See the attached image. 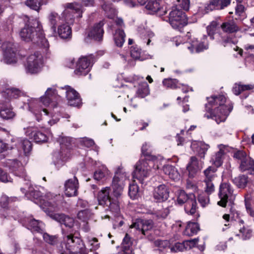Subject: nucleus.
Masks as SVG:
<instances>
[{"instance_id":"f257e3e1","label":"nucleus","mask_w":254,"mask_h":254,"mask_svg":"<svg viewBox=\"0 0 254 254\" xmlns=\"http://www.w3.org/2000/svg\"><path fill=\"white\" fill-rule=\"evenodd\" d=\"M21 190L25 193L27 198L39 204L46 213L59 211L64 207V198L60 194L54 195L48 192L42 196L39 191L34 190L31 186L28 187V190L22 188Z\"/></svg>"},{"instance_id":"f03ea898","label":"nucleus","mask_w":254,"mask_h":254,"mask_svg":"<svg viewBox=\"0 0 254 254\" xmlns=\"http://www.w3.org/2000/svg\"><path fill=\"white\" fill-rule=\"evenodd\" d=\"M208 102L205 104L206 113L204 117L212 119L219 124L224 122L233 109L230 104H226V98L223 95H213L207 98Z\"/></svg>"},{"instance_id":"7ed1b4c3","label":"nucleus","mask_w":254,"mask_h":254,"mask_svg":"<svg viewBox=\"0 0 254 254\" xmlns=\"http://www.w3.org/2000/svg\"><path fill=\"white\" fill-rule=\"evenodd\" d=\"M60 89L57 91L54 88H48L45 95L40 99L30 98L28 99L27 104L29 110L35 116L36 120L40 122L43 116H46L48 113L46 107L58 95Z\"/></svg>"},{"instance_id":"20e7f679","label":"nucleus","mask_w":254,"mask_h":254,"mask_svg":"<svg viewBox=\"0 0 254 254\" xmlns=\"http://www.w3.org/2000/svg\"><path fill=\"white\" fill-rule=\"evenodd\" d=\"M21 39L26 41H32L41 47L47 48L48 40L46 39L42 30V26L37 20H33L32 25H26L20 32Z\"/></svg>"},{"instance_id":"39448f33","label":"nucleus","mask_w":254,"mask_h":254,"mask_svg":"<svg viewBox=\"0 0 254 254\" xmlns=\"http://www.w3.org/2000/svg\"><path fill=\"white\" fill-rule=\"evenodd\" d=\"M61 246V251H63L61 254H64L67 252L73 254H86L85 248L82 241L72 234L64 238V241Z\"/></svg>"},{"instance_id":"423d86ee","label":"nucleus","mask_w":254,"mask_h":254,"mask_svg":"<svg viewBox=\"0 0 254 254\" xmlns=\"http://www.w3.org/2000/svg\"><path fill=\"white\" fill-rule=\"evenodd\" d=\"M158 163L159 161L156 159L155 160L146 159L138 161L132 174L133 181L134 182L135 179H136L140 183L143 184L144 180L149 176L152 167L156 166V169H158L160 168Z\"/></svg>"},{"instance_id":"0eeeda50","label":"nucleus","mask_w":254,"mask_h":254,"mask_svg":"<svg viewBox=\"0 0 254 254\" xmlns=\"http://www.w3.org/2000/svg\"><path fill=\"white\" fill-rule=\"evenodd\" d=\"M110 187L103 188L98 193V200L100 205L108 207V209L117 216L120 211L119 201L110 196Z\"/></svg>"},{"instance_id":"6e6552de","label":"nucleus","mask_w":254,"mask_h":254,"mask_svg":"<svg viewBox=\"0 0 254 254\" xmlns=\"http://www.w3.org/2000/svg\"><path fill=\"white\" fill-rule=\"evenodd\" d=\"M177 195V202L178 204L181 205L186 203V212L190 215L194 214L196 212L197 205L195 195L192 193L187 194L183 190H179Z\"/></svg>"},{"instance_id":"1a4fd4ad","label":"nucleus","mask_w":254,"mask_h":254,"mask_svg":"<svg viewBox=\"0 0 254 254\" xmlns=\"http://www.w3.org/2000/svg\"><path fill=\"white\" fill-rule=\"evenodd\" d=\"M65 8L62 14V18L68 24L73 23L75 16L72 13H75L77 18L82 17L83 9L81 4L76 2L67 3L65 5Z\"/></svg>"},{"instance_id":"9d476101","label":"nucleus","mask_w":254,"mask_h":254,"mask_svg":"<svg viewBox=\"0 0 254 254\" xmlns=\"http://www.w3.org/2000/svg\"><path fill=\"white\" fill-rule=\"evenodd\" d=\"M233 192L234 190L229 183H221L219 187L218 193L220 200L218 201L217 204L224 207L226 206L227 202L230 201L232 203L235 198Z\"/></svg>"},{"instance_id":"9b49d317","label":"nucleus","mask_w":254,"mask_h":254,"mask_svg":"<svg viewBox=\"0 0 254 254\" xmlns=\"http://www.w3.org/2000/svg\"><path fill=\"white\" fill-rule=\"evenodd\" d=\"M174 7L169 13V22L175 29H179L187 24L185 13L179 8Z\"/></svg>"},{"instance_id":"f8f14e48","label":"nucleus","mask_w":254,"mask_h":254,"mask_svg":"<svg viewBox=\"0 0 254 254\" xmlns=\"http://www.w3.org/2000/svg\"><path fill=\"white\" fill-rule=\"evenodd\" d=\"M42 56L39 52L30 55L25 64V70L27 73L35 74L39 72L42 67Z\"/></svg>"},{"instance_id":"ddd939ff","label":"nucleus","mask_w":254,"mask_h":254,"mask_svg":"<svg viewBox=\"0 0 254 254\" xmlns=\"http://www.w3.org/2000/svg\"><path fill=\"white\" fill-rule=\"evenodd\" d=\"M25 130V134L31 139H33L36 142H45L48 140L50 137H52V134L50 131H44L36 130V128L33 127H28L24 128Z\"/></svg>"},{"instance_id":"4468645a","label":"nucleus","mask_w":254,"mask_h":254,"mask_svg":"<svg viewBox=\"0 0 254 254\" xmlns=\"http://www.w3.org/2000/svg\"><path fill=\"white\" fill-rule=\"evenodd\" d=\"M216 169L212 167H209L204 171L205 178L203 180L204 189L207 194L209 195L215 190V186L213 181L216 177L215 172Z\"/></svg>"},{"instance_id":"2eb2a0df","label":"nucleus","mask_w":254,"mask_h":254,"mask_svg":"<svg viewBox=\"0 0 254 254\" xmlns=\"http://www.w3.org/2000/svg\"><path fill=\"white\" fill-rule=\"evenodd\" d=\"M64 92L67 104L71 106L77 107L81 105V99L79 94L69 86L60 88V94Z\"/></svg>"},{"instance_id":"dca6fc26","label":"nucleus","mask_w":254,"mask_h":254,"mask_svg":"<svg viewBox=\"0 0 254 254\" xmlns=\"http://www.w3.org/2000/svg\"><path fill=\"white\" fill-rule=\"evenodd\" d=\"M206 35H203L201 41L199 42L196 39L190 40L189 44L187 43L186 47L190 51V53L194 52H201L208 48V42Z\"/></svg>"},{"instance_id":"f3484780","label":"nucleus","mask_w":254,"mask_h":254,"mask_svg":"<svg viewBox=\"0 0 254 254\" xmlns=\"http://www.w3.org/2000/svg\"><path fill=\"white\" fill-rule=\"evenodd\" d=\"M3 57L2 61L6 64H15L17 58L13 45L11 43H5L2 45Z\"/></svg>"},{"instance_id":"a211bd4d","label":"nucleus","mask_w":254,"mask_h":254,"mask_svg":"<svg viewBox=\"0 0 254 254\" xmlns=\"http://www.w3.org/2000/svg\"><path fill=\"white\" fill-rule=\"evenodd\" d=\"M90 59L86 57L79 58L77 62L74 73L78 75H85L90 70Z\"/></svg>"},{"instance_id":"6ab92c4d","label":"nucleus","mask_w":254,"mask_h":254,"mask_svg":"<svg viewBox=\"0 0 254 254\" xmlns=\"http://www.w3.org/2000/svg\"><path fill=\"white\" fill-rule=\"evenodd\" d=\"M153 226V222L151 220L137 219L130 226L131 229H135L139 233L144 235L147 231L151 230Z\"/></svg>"},{"instance_id":"aec40b11","label":"nucleus","mask_w":254,"mask_h":254,"mask_svg":"<svg viewBox=\"0 0 254 254\" xmlns=\"http://www.w3.org/2000/svg\"><path fill=\"white\" fill-rule=\"evenodd\" d=\"M78 182L76 177L69 179L64 183V193L68 197L75 196L77 194Z\"/></svg>"},{"instance_id":"412c9836","label":"nucleus","mask_w":254,"mask_h":254,"mask_svg":"<svg viewBox=\"0 0 254 254\" xmlns=\"http://www.w3.org/2000/svg\"><path fill=\"white\" fill-rule=\"evenodd\" d=\"M53 212L51 211L50 213H47V214L53 219L62 225H64L66 227L71 228L73 226L74 220L73 218L64 214L54 213Z\"/></svg>"},{"instance_id":"4be33fe9","label":"nucleus","mask_w":254,"mask_h":254,"mask_svg":"<svg viewBox=\"0 0 254 254\" xmlns=\"http://www.w3.org/2000/svg\"><path fill=\"white\" fill-rule=\"evenodd\" d=\"M25 226L32 232H36L42 234L43 224L41 221L36 220L32 216L25 218L24 219Z\"/></svg>"},{"instance_id":"5701e85b","label":"nucleus","mask_w":254,"mask_h":254,"mask_svg":"<svg viewBox=\"0 0 254 254\" xmlns=\"http://www.w3.org/2000/svg\"><path fill=\"white\" fill-rule=\"evenodd\" d=\"M5 165L15 175L21 177H25V170L23 166L16 159L7 160L6 161Z\"/></svg>"},{"instance_id":"b1692460","label":"nucleus","mask_w":254,"mask_h":254,"mask_svg":"<svg viewBox=\"0 0 254 254\" xmlns=\"http://www.w3.org/2000/svg\"><path fill=\"white\" fill-rule=\"evenodd\" d=\"M202 168L201 163L195 156L191 157L187 169L190 178H193Z\"/></svg>"},{"instance_id":"393cba45","label":"nucleus","mask_w":254,"mask_h":254,"mask_svg":"<svg viewBox=\"0 0 254 254\" xmlns=\"http://www.w3.org/2000/svg\"><path fill=\"white\" fill-rule=\"evenodd\" d=\"M169 191L167 187L161 185L154 190L153 196L157 202H162L167 200L169 197Z\"/></svg>"},{"instance_id":"a878e982","label":"nucleus","mask_w":254,"mask_h":254,"mask_svg":"<svg viewBox=\"0 0 254 254\" xmlns=\"http://www.w3.org/2000/svg\"><path fill=\"white\" fill-rule=\"evenodd\" d=\"M103 25V21H100L94 25L89 32L88 36L95 40L100 41L102 38L104 33V30L102 28Z\"/></svg>"},{"instance_id":"bb28decb","label":"nucleus","mask_w":254,"mask_h":254,"mask_svg":"<svg viewBox=\"0 0 254 254\" xmlns=\"http://www.w3.org/2000/svg\"><path fill=\"white\" fill-rule=\"evenodd\" d=\"M191 147L192 149L195 150L197 155L199 157L204 158L207 151L209 148V145L202 142L194 141L192 142Z\"/></svg>"},{"instance_id":"cd10ccee","label":"nucleus","mask_w":254,"mask_h":254,"mask_svg":"<svg viewBox=\"0 0 254 254\" xmlns=\"http://www.w3.org/2000/svg\"><path fill=\"white\" fill-rule=\"evenodd\" d=\"M128 178L127 174L124 172L122 168H119L113 178L112 184L115 182L117 186L122 185V187H125V182Z\"/></svg>"},{"instance_id":"c85d7f7f","label":"nucleus","mask_w":254,"mask_h":254,"mask_svg":"<svg viewBox=\"0 0 254 254\" xmlns=\"http://www.w3.org/2000/svg\"><path fill=\"white\" fill-rule=\"evenodd\" d=\"M240 169L242 172L249 171L250 174H254V160L250 157H246L240 162Z\"/></svg>"},{"instance_id":"c756f323","label":"nucleus","mask_w":254,"mask_h":254,"mask_svg":"<svg viewBox=\"0 0 254 254\" xmlns=\"http://www.w3.org/2000/svg\"><path fill=\"white\" fill-rule=\"evenodd\" d=\"M58 34L61 39H69L71 38V28L66 24H61L58 28Z\"/></svg>"},{"instance_id":"7c9ffc66","label":"nucleus","mask_w":254,"mask_h":254,"mask_svg":"<svg viewBox=\"0 0 254 254\" xmlns=\"http://www.w3.org/2000/svg\"><path fill=\"white\" fill-rule=\"evenodd\" d=\"M22 94V92L18 89L14 88H6L2 93V96L6 99L9 100L12 99H16L20 97Z\"/></svg>"},{"instance_id":"2f4dec72","label":"nucleus","mask_w":254,"mask_h":254,"mask_svg":"<svg viewBox=\"0 0 254 254\" xmlns=\"http://www.w3.org/2000/svg\"><path fill=\"white\" fill-rule=\"evenodd\" d=\"M122 248L123 254H133L132 243L131 238L126 234L122 243Z\"/></svg>"},{"instance_id":"473e14b6","label":"nucleus","mask_w":254,"mask_h":254,"mask_svg":"<svg viewBox=\"0 0 254 254\" xmlns=\"http://www.w3.org/2000/svg\"><path fill=\"white\" fill-rule=\"evenodd\" d=\"M219 150L213 155L210 159V162L217 167L222 164L224 154V151L222 149V145H219Z\"/></svg>"},{"instance_id":"72a5a7b5","label":"nucleus","mask_w":254,"mask_h":254,"mask_svg":"<svg viewBox=\"0 0 254 254\" xmlns=\"http://www.w3.org/2000/svg\"><path fill=\"white\" fill-rule=\"evenodd\" d=\"M221 28L224 32L229 33H234L239 30L238 25L233 20L223 22Z\"/></svg>"},{"instance_id":"f704fd0d","label":"nucleus","mask_w":254,"mask_h":254,"mask_svg":"<svg viewBox=\"0 0 254 254\" xmlns=\"http://www.w3.org/2000/svg\"><path fill=\"white\" fill-rule=\"evenodd\" d=\"M164 173L173 180H177L180 178V175L177 169L170 165H164L163 167Z\"/></svg>"},{"instance_id":"c9c22d12","label":"nucleus","mask_w":254,"mask_h":254,"mask_svg":"<svg viewBox=\"0 0 254 254\" xmlns=\"http://www.w3.org/2000/svg\"><path fill=\"white\" fill-rule=\"evenodd\" d=\"M199 229V226L197 223L189 222L184 231V234L188 236H192L196 234Z\"/></svg>"},{"instance_id":"e433bc0d","label":"nucleus","mask_w":254,"mask_h":254,"mask_svg":"<svg viewBox=\"0 0 254 254\" xmlns=\"http://www.w3.org/2000/svg\"><path fill=\"white\" fill-rule=\"evenodd\" d=\"M102 4V7L105 12L106 16L110 18L113 19L117 15V11L116 9L113 8L111 5L107 3L104 0H101Z\"/></svg>"},{"instance_id":"4c0bfd02","label":"nucleus","mask_w":254,"mask_h":254,"mask_svg":"<svg viewBox=\"0 0 254 254\" xmlns=\"http://www.w3.org/2000/svg\"><path fill=\"white\" fill-rule=\"evenodd\" d=\"M140 36L144 43H146L147 45H149L154 36V33L149 30L145 29H140L139 30Z\"/></svg>"},{"instance_id":"58836bf2","label":"nucleus","mask_w":254,"mask_h":254,"mask_svg":"<svg viewBox=\"0 0 254 254\" xmlns=\"http://www.w3.org/2000/svg\"><path fill=\"white\" fill-rule=\"evenodd\" d=\"M149 93V86L146 82L141 83L138 86V88L136 91V96L144 98Z\"/></svg>"},{"instance_id":"ea45409f","label":"nucleus","mask_w":254,"mask_h":254,"mask_svg":"<svg viewBox=\"0 0 254 254\" xmlns=\"http://www.w3.org/2000/svg\"><path fill=\"white\" fill-rule=\"evenodd\" d=\"M15 115L10 106L1 107L0 111V116L3 119L9 120L13 118Z\"/></svg>"},{"instance_id":"a19ab883","label":"nucleus","mask_w":254,"mask_h":254,"mask_svg":"<svg viewBox=\"0 0 254 254\" xmlns=\"http://www.w3.org/2000/svg\"><path fill=\"white\" fill-rule=\"evenodd\" d=\"M125 34L123 30L118 29L114 34V39L116 45L122 47L125 42Z\"/></svg>"},{"instance_id":"79ce46f5","label":"nucleus","mask_w":254,"mask_h":254,"mask_svg":"<svg viewBox=\"0 0 254 254\" xmlns=\"http://www.w3.org/2000/svg\"><path fill=\"white\" fill-rule=\"evenodd\" d=\"M217 26V22L213 21L206 27L207 34L212 40H216V37H217L216 35L220 34V33L216 32Z\"/></svg>"},{"instance_id":"37998d69","label":"nucleus","mask_w":254,"mask_h":254,"mask_svg":"<svg viewBox=\"0 0 254 254\" xmlns=\"http://www.w3.org/2000/svg\"><path fill=\"white\" fill-rule=\"evenodd\" d=\"M254 88V85L252 84L243 85L241 83H236L233 87V91L235 95H238L242 91L252 90Z\"/></svg>"},{"instance_id":"c03bdc74","label":"nucleus","mask_w":254,"mask_h":254,"mask_svg":"<svg viewBox=\"0 0 254 254\" xmlns=\"http://www.w3.org/2000/svg\"><path fill=\"white\" fill-rule=\"evenodd\" d=\"M49 22L51 26V28L54 32H56V25L59 20L61 19V17L55 12H51L48 16Z\"/></svg>"},{"instance_id":"a18cd8bd","label":"nucleus","mask_w":254,"mask_h":254,"mask_svg":"<svg viewBox=\"0 0 254 254\" xmlns=\"http://www.w3.org/2000/svg\"><path fill=\"white\" fill-rule=\"evenodd\" d=\"M130 55L132 58L135 60H139L140 61H144L146 59H151L150 56L148 55L146 57H144L141 55V49L138 47H131L130 49Z\"/></svg>"},{"instance_id":"49530a36","label":"nucleus","mask_w":254,"mask_h":254,"mask_svg":"<svg viewBox=\"0 0 254 254\" xmlns=\"http://www.w3.org/2000/svg\"><path fill=\"white\" fill-rule=\"evenodd\" d=\"M234 183L239 188H244L249 182L248 178L245 175H241L233 179Z\"/></svg>"},{"instance_id":"de8ad7c7","label":"nucleus","mask_w":254,"mask_h":254,"mask_svg":"<svg viewBox=\"0 0 254 254\" xmlns=\"http://www.w3.org/2000/svg\"><path fill=\"white\" fill-rule=\"evenodd\" d=\"M216 41L224 46V47L231 45L232 43V39L228 35L220 33V34H217Z\"/></svg>"},{"instance_id":"09e8293b","label":"nucleus","mask_w":254,"mask_h":254,"mask_svg":"<svg viewBox=\"0 0 254 254\" xmlns=\"http://www.w3.org/2000/svg\"><path fill=\"white\" fill-rule=\"evenodd\" d=\"M108 174V169L106 167H102L94 172L93 178L96 181H100L105 178Z\"/></svg>"},{"instance_id":"8fccbe9b","label":"nucleus","mask_w":254,"mask_h":254,"mask_svg":"<svg viewBox=\"0 0 254 254\" xmlns=\"http://www.w3.org/2000/svg\"><path fill=\"white\" fill-rule=\"evenodd\" d=\"M112 189V194L115 197L114 199H117L119 201V198L121 196L124 187L121 185H118L114 182L113 184L111 185Z\"/></svg>"},{"instance_id":"3c124183","label":"nucleus","mask_w":254,"mask_h":254,"mask_svg":"<svg viewBox=\"0 0 254 254\" xmlns=\"http://www.w3.org/2000/svg\"><path fill=\"white\" fill-rule=\"evenodd\" d=\"M240 234L237 236H240L243 240L249 239L252 236V230L248 227L243 226L240 227L239 229Z\"/></svg>"},{"instance_id":"603ef678","label":"nucleus","mask_w":254,"mask_h":254,"mask_svg":"<svg viewBox=\"0 0 254 254\" xmlns=\"http://www.w3.org/2000/svg\"><path fill=\"white\" fill-rule=\"evenodd\" d=\"M163 84L164 86L171 89H175L180 88V84L178 81L175 79H165L163 81Z\"/></svg>"},{"instance_id":"864d4df0","label":"nucleus","mask_w":254,"mask_h":254,"mask_svg":"<svg viewBox=\"0 0 254 254\" xmlns=\"http://www.w3.org/2000/svg\"><path fill=\"white\" fill-rule=\"evenodd\" d=\"M43 0H27L25 4L36 11H38L42 4Z\"/></svg>"},{"instance_id":"5fc2aeb1","label":"nucleus","mask_w":254,"mask_h":254,"mask_svg":"<svg viewBox=\"0 0 254 254\" xmlns=\"http://www.w3.org/2000/svg\"><path fill=\"white\" fill-rule=\"evenodd\" d=\"M138 187L136 184L133 183L132 184L129 185L128 189V194L131 199H134L138 197Z\"/></svg>"},{"instance_id":"6e6d98bb","label":"nucleus","mask_w":254,"mask_h":254,"mask_svg":"<svg viewBox=\"0 0 254 254\" xmlns=\"http://www.w3.org/2000/svg\"><path fill=\"white\" fill-rule=\"evenodd\" d=\"M207 11H212L214 9H222L219 0H209V3L205 6Z\"/></svg>"},{"instance_id":"4d7b16f0","label":"nucleus","mask_w":254,"mask_h":254,"mask_svg":"<svg viewBox=\"0 0 254 254\" xmlns=\"http://www.w3.org/2000/svg\"><path fill=\"white\" fill-rule=\"evenodd\" d=\"M91 215L92 213L90 210L86 209L79 211L77 214V217L79 219L84 222L88 220L91 217Z\"/></svg>"},{"instance_id":"13d9d810","label":"nucleus","mask_w":254,"mask_h":254,"mask_svg":"<svg viewBox=\"0 0 254 254\" xmlns=\"http://www.w3.org/2000/svg\"><path fill=\"white\" fill-rule=\"evenodd\" d=\"M146 8L153 12H156L160 9V4L156 0H150L146 4Z\"/></svg>"},{"instance_id":"bf43d9fd","label":"nucleus","mask_w":254,"mask_h":254,"mask_svg":"<svg viewBox=\"0 0 254 254\" xmlns=\"http://www.w3.org/2000/svg\"><path fill=\"white\" fill-rule=\"evenodd\" d=\"M42 234L44 241L50 245H56L59 240L56 236L50 235L46 233H42Z\"/></svg>"},{"instance_id":"052dcab7","label":"nucleus","mask_w":254,"mask_h":254,"mask_svg":"<svg viewBox=\"0 0 254 254\" xmlns=\"http://www.w3.org/2000/svg\"><path fill=\"white\" fill-rule=\"evenodd\" d=\"M21 145L25 155H27L31 150L32 143L27 139H23L21 142Z\"/></svg>"},{"instance_id":"680f3d73","label":"nucleus","mask_w":254,"mask_h":254,"mask_svg":"<svg viewBox=\"0 0 254 254\" xmlns=\"http://www.w3.org/2000/svg\"><path fill=\"white\" fill-rule=\"evenodd\" d=\"M198 200L202 207H205L209 202L208 195L205 193H201L198 195Z\"/></svg>"},{"instance_id":"e2e57ef3","label":"nucleus","mask_w":254,"mask_h":254,"mask_svg":"<svg viewBox=\"0 0 254 254\" xmlns=\"http://www.w3.org/2000/svg\"><path fill=\"white\" fill-rule=\"evenodd\" d=\"M185 247L184 242L182 243H177L174 246H172L170 249L173 252H182L186 250Z\"/></svg>"},{"instance_id":"0e129e2a","label":"nucleus","mask_w":254,"mask_h":254,"mask_svg":"<svg viewBox=\"0 0 254 254\" xmlns=\"http://www.w3.org/2000/svg\"><path fill=\"white\" fill-rule=\"evenodd\" d=\"M184 244L185 245L186 249H190L194 247L198 242V238L190 239L184 241Z\"/></svg>"},{"instance_id":"69168bd1","label":"nucleus","mask_w":254,"mask_h":254,"mask_svg":"<svg viewBox=\"0 0 254 254\" xmlns=\"http://www.w3.org/2000/svg\"><path fill=\"white\" fill-rule=\"evenodd\" d=\"M233 157L234 158L240 160L241 162L248 156L245 152L243 151L239 150L234 153Z\"/></svg>"},{"instance_id":"338daca9","label":"nucleus","mask_w":254,"mask_h":254,"mask_svg":"<svg viewBox=\"0 0 254 254\" xmlns=\"http://www.w3.org/2000/svg\"><path fill=\"white\" fill-rule=\"evenodd\" d=\"M0 181L3 183L11 182V179L7 173L0 168Z\"/></svg>"},{"instance_id":"774afa93","label":"nucleus","mask_w":254,"mask_h":254,"mask_svg":"<svg viewBox=\"0 0 254 254\" xmlns=\"http://www.w3.org/2000/svg\"><path fill=\"white\" fill-rule=\"evenodd\" d=\"M80 143L84 146L87 147H90L95 144L94 141L91 139L84 137L81 138Z\"/></svg>"}]
</instances>
